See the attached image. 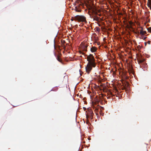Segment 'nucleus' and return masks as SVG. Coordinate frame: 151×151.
Returning a JSON list of instances; mask_svg holds the SVG:
<instances>
[{"label": "nucleus", "mask_w": 151, "mask_h": 151, "mask_svg": "<svg viewBox=\"0 0 151 151\" xmlns=\"http://www.w3.org/2000/svg\"><path fill=\"white\" fill-rule=\"evenodd\" d=\"M90 114H92V113H93L92 111L91 110H90Z\"/></svg>", "instance_id": "f8f14e48"}, {"label": "nucleus", "mask_w": 151, "mask_h": 151, "mask_svg": "<svg viewBox=\"0 0 151 151\" xmlns=\"http://www.w3.org/2000/svg\"><path fill=\"white\" fill-rule=\"evenodd\" d=\"M140 28L141 29V30L140 31V32H139V31H137L136 32V33L138 34H140L142 35H143V28L142 27H140Z\"/></svg>", "instance_id": "423d86ee"}, {"label": "nucleus", "mask_w": 151, "mask_h": 151, "mask_svg": "<svg viewBox=\"0 0 151 151\" xmlns=\"http://www.w3.org/2000/svg\"><path fill=\"white\" fill-rule=\"evenodd\" d=\"M75 8L76 12H80L81 11L80 4H78L76 6H75Z\"/></svg>", "instance_id": "39448f33"}, {"label": "nucleus", "mask_w": 151, "mask_h": 151, "mask_svg": "<svg viewBox=\"0 0 151 151\" xmlns=\"http://www.w3.org/2000/svg\"><path fill=\"white\" fill-rule=\"evenodd\" d=\"M97 49L95 47H92L91 48V51L92 52H95L96 51Z\"/></svg>", "instance_id": "0eeeda50"}, {"label": "nucleus", "mask_w": 151, "mask_h": 151, "mask_svg": "<svg viewBox=\"0 0 151 151\" xmlns=\"http://www.w3.org/2000/svg\"><path fill=\"white\" fill-rule=\"evenodd\" d=\"M88 8V9L91 12V13L89 14L90 17L93 19V21L99 22V18L97 16L101 15V14L99 13L100 10L98 9L93 4L89 5Z\"/></svg>", "instance_id": "f257e3e1"}, {"label": "nucleus", "mask_w": 151, "mask_h": 151, "mask_svg": "<svg viewBox=\"0 0 151 151\" xmlns=\"http://www.w3.org/2000/svg\"><path fill=\"white\" fill-rule=\"evenodd\" d=\"M80 70H79V71H80V74L81 75V73H80Z\"/></svg>", "instance_id": "a211bd4d"}, {"label": "nucleus", "mask_w": 151, "mask_h": 151, "mask_svg": "<svg viewBox=\"0 0 151 151\" xmlns=\"http://www.w3.org/2000/svg\"><path fill=\"white\" fill-rule=\"evenodd\" d=\"M95 40L96 41H97L98 40V39H97V38H96L95 39Z\"/></svg>", "instance_id": "dca6fc26"}, {"label": "nucleus", "mask_w": 151, "mask_h": 151, "mask_svg": "<svg viewBox=\"0 0 151 151\" xmlns=\"http://www.w3.org/2000/svg\"><path fill=\"white\" fill-rule=\"evenodd\" d=\"M99 26H101V25H100V24H99Z\"/></svg>", "instance_id": "f3484780"}, {"label": "nucleus", "mask_w": 151, "mask_h": 151, "mask_svg": "<svg viewBox=\"0 0 151 151\" xmlns=\"http://www.w3.org/2000/svg\"><path fill=\"white\" fill-rule=\"evenodd\" d=\"M58 60L59 61V62H60V59L59 58H58Z\"/></svg>", "instance_id": "2eb2a0df"}, {"label": "nucleus", "mask_w": 151, "mask_h": 151, "mask_svg": "<svg viewBox=\"0 0 151 151\" xmlns=\"http://www.w3.org/2000/svg\"><path fill=\"white\" fill-rule=\"evenodd\" d=\"M90 65H91V69L90 70H89L88 69H87V70H86V71L87 72L89 73L91 71V70L92 69V67H95L96 66V63L95 62V60L92 61V62H91L90 63Z\"/></svg>", "instance_id": "20e7f679"}, {"label": "nucleus", "mask_w": 151, "mask_h": 151, "mask_svg": "<svg viewBox=\"0 0 151 151\" xmlns=\"http://www.w3.org/2000/svg\"><path fill=\"white\" fill-rule=\"evenodd\" d=\"M148 31L150 32H151V27L147 28Z\"/></svg>", "instance_id": "1a4fd4ad"}, {"label": "nucleus", "mask_w": 151, "mask_h": 151, "mask_svg": "<svg viewBox=\"0 0 151 151\" xmlns=\"http://www.w3.org/2000/svg\"><path fill=\"white\" fill-rule=\"evenodd\" d=\"M147 4L148 6L151 10V0H148Z\"/></svg>", "instance_id": "6e6552de"}, {"label": "nucleus", "mask_w": 151, "mask_h": 151, "mask_svg": "<svg viewBox=\"0 0 151 151\" xmlns=\"http://www.w3.org/2000/svg\"><path fill=\"white\" fill-rule=\"evenodd\" d=\"M87 60L88 62V64L85 68L86 70H87V69H88L89 70L91 69V65L90 63L94 60H95L92 54H90L87 57Z\"/></svg>", "instance_id": "f03ea898"}, {"label": "nucleus", "mask_w": 151, "mask_h": 151, "mask_svg": "<svg viewBox=\"0 0 151 151\" xmlns=\"http://www.w3.org/2000/svg\"><path fill=\"white\" fill-rule=\"evenodd\" d=\"M74 20L80 22H86V18L83 16L76 15L74 17H72L71 19L72 21H73Z\"/></svg>", "instance_id": "7ed1b4c3"}, {"label": "nucleus", "mask_w": 151, "mask_h": 151, "mask_svg": "<svg viewBox=\"0 0 151 151\" xmlns=\"http://www.w3.org/2000/svg\"><path fill=\"white\" fill-rule=\"evenodd\" d=\"M142 62V60H140L139 61V63H141Z\"/></svg>", "instance_id": "ddd939ff"}, {"label": "nucleus", "mask_w": 151, "mask_h": 151, "mask_svg": "<svg viewBox=\"0 0 151 151\" xmlns=\"http://www.w3.org/2000/svg\"><path fill=\"white\" fill-rule=\"evenodd\" d=\"M146 33V32L145 31H143V35Z\"/></svg>", "instance_id": "4468645a"}, {"label": "nucleus", "mask_w": 151, "mask_h": 151, "mask_svg": "<svg viewBox=\"0 0 151 151\" xmlns=\"http://www.w3.org/2000/svg\"><path fill=\"white\" fill-rule=\"evenodd\" d=\"M96 30L97 31L99 32L100 31V29L99 27H96Z\"/></svg>", "instance_id": "9d476101"}, {"label": "nucleus", "mask_w": 151, "mask_h": 151, "mask_svg": "<svg viewBox=\"0 0 151 151\" xmlns=\"http://www.w3.org/2000/svg\"><path fill=\"white\" fill-rule=\"evenodd\" d=\"M100 115H101L102 116H103L104 115V113H102V112H100Z\"/></svg>", "instance_id": "9b49d317"}]
</instances>
